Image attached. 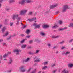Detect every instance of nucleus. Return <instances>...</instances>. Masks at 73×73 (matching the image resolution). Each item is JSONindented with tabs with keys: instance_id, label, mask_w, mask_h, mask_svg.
Listing matches in <instances>:
<instances>
[{
	"instance_id": "f257e3e1",
	"label": "nucleus",
	"mask_w": 73,
	"mask_h": 73,
	"mask_svg": "<svg viewBox=\"0 0 73 73\" xmlns=\"http://www.w3.org/2000/svg\"><path fill=\"white\" fill-rule=\"evenodd\" d=\"M21 52V50L18 49H15L13 50V53H15L16 55H19L20 54L19 52Z\"/></svg>"
},
{
	"instance_id": "f03ea898",
	"label": "nucleus",
	"mask_w": 73,
	"mask_h": 73,
	"mask_svg": "<svg viewBox=\"0 0 73 73\" xmlns=\"http://www.w3.org/2000/svg\"><path fill=\"white\" fill-rule=\"evenodd\" d=\"M70 8V7H68V5H66L64 6L63 7V8L62 9V12H65L66 11V10H67V9H69Z\"/></svg>"
},
{
	"instance_id": "7ed1b4c3",
	"label": "nucleus",
	"mask_w": 73,
	"mask_h": 73,
	"mask_svg": "<svg viewBox=\"0 0 73 73\" xmlns=\"http://www.w3.org/2000/svg\"><path fill=\"white\" fill-rule=\"evenodd\" d=\"M19 69L22 72H25L26 70L25 69H24V66H22L20 67L19 68Z\"/></svg>"
},
{
	"instance_id": "20e7f679",
	"label": "nucleus",
	"mask_w": 73,
	"mask_h": 73,
	"mask_svg": "<svg viewBox=\"0 0 73 73\" xmlns=\"http://www.w3.org/2000/svg\"><path fill=\"white\" fill-rule=\"evenodd\" d=\"M27 12V10H21L20 12V15H25Z\"/></svg>"
},
{
	"instance_id": "39448f33",
	"label": "nucleus",
	"mask_w": 73,
	"mask_h": 73,
	"mask_svg": "<svg viewBox=\"0 0 73 73\" xmlns=\"http://www.w3.org/2000/svg\"><path fill=\"white\" fill-rule=\"evenodd\" d=\"M33 25L36 28H40V25H41L39 24L37 25V23H34L33 24Z\"/></svg>"
},
{
	"instance_id": "423d86ee",
	"label": "nucleus",
	"mask_w": 73,
	"mask_h": 73,
	"mask_svg": "<svg viewBox=\"0 0 73 73\" xmlns=\"http://www.w3.org/2000/svg\"><path fill=\"white\" fill-rule=\"evenodd\" d=\"M34 62H40L41 61V59L37 58V57L35 56L34 58Z\"/></svg>"
},
{
	"instance_id": "0eeeda50",
	"label": "nucleus",
	"mask_w": 73,
	"mask_h": 73,
	"mask_svg": "<svg viewBox=\"0 0 73 73\" xmlns=\"http://www.w3.org/2000/svg\"><path fill=\"white\" fill-rule=\"evenodd\" d=\"M19 17V15L18 14H16L14 15L12 17V19L13 20H15V19H17V17Z\"/></svg>"
},
{
	"instance_id": "6e6552de",
	"label": "nucleus",
	"mask_w": 73,
	"mask_h": 73,
	"mask_svg": "<svg viewBox=\"0 0 73 73\" xmlns=\"http://www.w3.org/2000/svg\"><path fill=\"white\" fill-rule=\"evenodd\" d=\"M12 59L11 58H9L8 61V64H11L13 62Z\"/></svg>"
},
{
	"instance_id": "1a4fd4ad",
	"label": "nucleus",
	"mask_w": 73,
	"mask_h": 73,
	"mask_svg": "<svg viewBox=\"0 0 73 73\" xmlns=\"http://www.w3.org/2000/svg\"><path fill=\"white\" fill-rule=\"evenodd\" d=\"M25 0H22L19 2V3L20 4L23 5L24 4V3H25Z\"/></svg>"
},
{
	"instance_id": "9d476101",
	"label": "nucleus",
	"mask_w": 73,
	"mask_h": 73,
	"mask_svg": "<svg viewBox=\"0 0 73 73\" xmlns=\"http://www.w3.org/2000/svg\"><path fill=\"white\" fill-rule=\"evenodd\" d=\"M30 59L29 58H28L27 59L25 60H23L22 61V62L24 63V62H28L29 60Z\"/></svg>"
},
{
	"instance_id": "9b49d317",
	"label": "nucleus",
	"mask_w": 73,
	"mask_h": 73,
	"mask_svg": "<svg viewBox=\"0 0 73 73\" xmlns=\"http://www.w3.org/2000/svg\"><path fill=\"white\" fill-rule=\"evenodd\" d=\"M69 72L68 70H67L66 69H64L62 71V73H68Z\"/></svg>"
},
{
	"instance_id": "f8f14e48",
	"label": "nucleus",
	"mask_w": 73,
	"mask_h": 73,
	"mask_svg": "<svg viewBox=\"0 0 73 73\" xmlns=\"http://www.w3.org/2000/svg\"><path fill=\"white\" fill-rule=\"evenodd\" d=\"M8 34H9V32L7 31L5 33V34L3 36V37H7L8 35Z\"/></svg>"
},
{
	"instance_id": "ddd939ff",
	"label": "nucleus",
	"mask_w": 73,
	"mask_h": 73,
	"mask_svg": "<svg viewBox=\"0 0 73 73\" xmlns=\"http://www.w3.org/2000/svg\"><path fill=\"white\" fill-rule=\"evenodd\" d=\"M54 7H55V5H51L50 6V9H53Z\"/></svg>"
},
{
	"instance_id": "4468645a",
	"label": "nucleus",
	"mask_w": 73,
	"mask_h": 73,
	"mask_svg": "<svg viewBox=\"0 0 73 73\" xmlns=\"http://www.w3.org/2000/svg\"><path fill=\"white\" fill-rule=\"evenodd\" d=\"M70 52L69 51H67L64 53H62V54H65V55H68L69 54H70Z\"/></svg>"
},
{
	"instance_id": "2eb2a0df",
	"label": "nucleus",
	"mask_w": 73,
	"mask_h": 73,
	"mask_svg": "<svg viewBox=\"0 0 73 73\" xmlns=\"http://www.w3.org/2000/svg\"><path fill=\"white\" fill-rule=\"evenodd\" d=\"M6 30V28L5 27H4L2 29V32L3 33L4 32V31H5Z\"/></svg>"
},
{
	"instance_id": "dca6fc26",
	"label": "nucleus",
	"mask_w": 73,
	"mask_h": 73,
	"mask_svg": "<svg viewBox=\"0 0 73 73\" xmlns=\"http://www.w3.org/2000/svg\"><path fill=\"white\" fill-rule=\"evenodd\" d=\"M67 29V27H66L64 28H60L59 29V31H62L63 30H64V29Z\"/></svg>"
},
{
	"instance_id": "f3484780",
	"label": "nucleus",
	"mask_w": 73,
	"mask_h": 73,
	"mask_svg": "<svg viewBox=\"0 0 73 73\" xmlns=\"http://www.w3.org/2000/svg\"><path fill=\"white\" fill-rule=\"evenodd\" d=\"M49 25H44L43 27V28H49Z\"/></svg>"
},
{
	"instance_id": "a211bd4d",
	"label": "nucleus",
	"mask_w": 73,
	"mask_h": 73,
	"mask_svg": "<svg viewBox=\"0 0 73 73\" xmlns=\"http://www.w3.org/2000/svg\"><path fill=\"white\" fill-rule=\"evenodd\" d=\"M69 68H72L73 66V64H72L70 63L68 64Z\"/></svg>"
},
{
	"instance_id": "6ab92c4d",
	"label": "nucleus",
	"mask_w": 73,
	"mask_h": 73,
	"mask_svg": "<svg viewBox=\"0 0 73 73\" xmlns=\"http://www.w3.org/2000/svg\"><path fill=\"white\" fill-rule=\"evenodd\" d=\"M26 46H27V45H22L21 46V48L23 49L25 48H26Z\"/></svg>"
},
{
	"instance_id": "aec40b11",
	"label": "nucleus",
	"mask_w": 73,
	"mask_h": 73,
	"mask_svg": "<svg viewBox=\"0 0 73 73\" xmlns=\"http://www.w3.org/2000/svg\"><path fill=\"white\" fill-rule=\"evenodd\" d=\"M30 30H27L26 31V33L27 34H29V33H30Z\"/></svg>"
},
{
	"instance_id": "412c9836",
	"label": "nucleus",
	"mask_w": 73,
	"mask_h": 73,
	"mask_svg": "<svg viewBox=\"0 0 73 73\" xmlns=\"http://www.w3.org/2000/svg\"><path fill=\"white\" fill-rule=\"evenodd\" d=\"M40 34L41 35H42V36H45V33L44 32H41Z\"/></svg>"
},
{
	"instance_id": "4be33fe9",
	"label": "nucleus",
	"mask_w": 73,
	"mask_h": 73,
	"mask_svg": "<svg viewBox=\"0 0 73 73\" xmlns=\"http://www.w3.org/2000/svg\"><path fill=\"white\" fill-rule=\"evenodd\" d=\"M29 54H31V55H34V54H36V53H35V52L32 53L31 52H29Z\"/></svg>"
},
{
	"instance_id": "5701e85b",
	"label": "nucleus",
	"mask_w": 73,
	"mask_h": 73,
	"mask_svg": "<svg viewBox=\"0 0 73 73\" xmlns=\"http://www.w3.org/2000/svg\"><path fill=\"white\" fill-rule=\"evenodd\" d=\"M58 23L59 24H62V21L61 20H59L58 21Z\"/></svg>"
},
{
	"instance_id": "b1692460",
	"label": "nucleus",
	"mask_w": 73,
	"mask_h": 73,
	"mask_svg": "<svg viewBox=\"0 0 73 73\" xmlns=\"http://www.w3.org/2000/svg\"><path fill=\"white\" fill-rule=\"evenodd\" d=\"M69 27H73V23H71L70 25H69Z\"/></svg>"
},
{
	"instance_id": "393cba45",
	"label": "nucleus",
	"mask_w": 73,
	"mask_h": 73,
	"mask_svg": "<svg viewBox=\"0 0 73 73\" xmlns=\"http://www.w3.org/2000/svg\"><path fill=\"white\" fill-rule=\"evenodd\" d=\"M8 22V20L6 19L5 20V21L4 22V23L5 24H6V23H7Z\"/></svg>"
},
{
	"instance_id": "a878e982",
	"label": "nucleus",
	"mask_w": 73,
	"mask_h": 73,
	"mask_svg": "<svg viewBox=\"0 0 73 73\" xmlns=\"http://www.w3.org/2000/svg\"><path fill=\"white\" fill-rule=\"evenodd\" d=\"M27 21H28L29 22H31V21H32V19H27Z\"/></svg>"
},
{
	"instance_id": "bb28decb",
	"label": "nucleus",
	"mask_w": 73,
	"mask_h": 73,
	"mask_svg": "<svg viewBox=\"0 0 73 73\" xmlns=\"http://www.w3.org/2000/svg\"><path fill=\"white\" fill-rule=\"evenodd\" d=\"M39 52H40V50H37L36 51V52H35V54H37L39 53Z\"/></svg>"
},
{
	"instance_id": "cd10ccee",
	"label": "nucleus",
	"mask_w": 73,
	"mask_h": 73,
	"mask_svg": "<svg viewBox=\"0 0 73 73\" xmlns=\"http://www.w3.org/2000/svg\"><path fill=\"white\" fill-rule=\"evenodd\" d=\"M15 0H10L9 1V2L10 3H13L15 2Z\"/></svg>"
},
{
	"instance_id": "c85d7f7f",
	"label": "nucleus",
	"mask_w": 73,
	"mask_h": 73,
	"mask_svg": "<svg viewBox=\"0 0 73 73\" xmlns=\"http://www.w3.org/2000/svg\"><path fill=\"white\" fill-rule=\"evenodd\" d=\"M16 19L17 20L19 21V20H20V19H21V17H18Z\"/></svg>"
},
{
	"instance_id": "c756f323",
	"label": "nucleus",
	"mask_w": 73,
	"mask_h": 73,
	"mask_svg": "<svg viewBox=\"0 0 73 73\" xmlns=\"http://www.w3.org/2000/svg\"><path fill=\"white\" fill-rule=\"evenodd\" d=\"M24 41H25V39H23L20 42V43H21V44H22L23 43H24Z\"/></svg>"
},
{
	"instance_id": "7c9ffc66",
	"label": "nucleus",
	"mask_w": 73,
	"mask_h": 73,
	"mask_svg": "<svg viewBox=\"0 0 73 73\" xmlns=\"http://www.w3.org/2000/svg\"><path fill=\"white\" fill-rule=\"evenodd\" d=\"M32 21H35L36 20V18H32Z\"/></svg>"
},
{
	"instance_id": "2f4dec72",
	"label": "nucleus",
	"mask_w": 73,
	"mask_h": 73,
	"mask_svg": "<svg viewBox=\"0 0 73 73\" xmlns=\"http://www.w3.org/2000/svg\"><path fill=\"white\" fill-rule=\"evenodd\" d=\"M36 69H35L31 73H36Z\"/></svg>"
},
{
	"instance_id": "473e14b6",
	"label": "nucleus",
	"mask_w": 73,
	"mask_h": 73,
	"mask_svg": "<svg viewBox=\"0 0 73 73\" xmlns=\"http://www.w3.org/2000/svg\"><path fill=\"white\" fill-rule=\"evenodd\" d=\"M17 23H16V25H19V24H20V23H19V21H17Z\"/></svg>"
},
{
	"instance_id": "72a5a7b5",
	"label": "nucleus",
	"mask_w": 73,
	"mask_h": 73,
	"mask_svg": "<svg viewBox=\"0 0 73 73\" xmlns=\"http://www.w3.org/2000/svg\"><path fill=\"white\" fill-rule=\"evenodd\" d=\"M31 2V0H27V1L26 2L28 3H30Z\"/></svg>"
},
{
	"instance_id": "f704fd0d",
	"label": "nucleus",
	"mask_w": 73,
	"mask_h": 73,
	"mask_svg": "<svg viewBox=\"0 0 73 73\" xmlns=\"http://www.w3.org/2000/svg\"><path fill=\"white\" fill-rule=\"evenodd\" d=\"M43 64L44 65H46L47 64H48V62H46L44 63H43Z\"/></svg>"
},
{
	"instance_id": "c9c22d12",
	"label": "nucleus",
	"mask_w": 73,
	"mask_h": 73,
	"mask_svg": "<svg viewBox=\"0 0 73 73\" xmlns=\"http://www.w3.org/2000/svg\"><path fill=\"white\" fill-rule=\"evenodd\" d=\"M7 56H8V55H7V54H5L3 56V57L4 58H5L7 57Z\"/></svg>"
},
{
	"instance_id": "e433bc0d",
	"label": "nucleus",
	"mask_w": 73,
	"mask_h": 73,
	"mask_svg": "<svg viewBox=\"0 0 73 73\" xmlns=\"http://www.w3.org/2000/svg\"><path fill=\"white\" fill-rule=\"evenodd\" d=\"M55 66V64H51V67H54Z\"/></svg>"
},
{
	"instance_id": "4c0bfd02",
	"label": "nucleus",
	"mask_w": 73,
	"mask_h": 73,
	"mask_svg": "<svg viewBox=\"0 0 73 73\" xmlns=\"http://www.w3.org/2000/svg\"><path fill=\"white\" fill-rule=\"evenodd\" d=\"M48 68L47 66H45L43 68V69H46V68Z\"/></svg>"
},
{
	"instance_id": "58836bf2",
	"label": "nucleus",
	"mask_w": 73,
	"mask_h": 73,
	"mask_svg": "<svg viewBox=\"0 0 73 73\" xmlns=\"http://www.w3.org/2000/svg\"><path fill=\"white\" fill-rule=\"evenodd\" d=\"M32 42H33V40H31L29 41V44H32Z\"/></svg>"
},
{
	"instance_id": "ea45409f",
	"label": "nucleus",
	"mask_w": 73,
	"mask_h": 73,
	"mask_svg": "<svg viewBox=\"0 0 73 73\" xmlns=\"http://www.w3.org/2000/svg\"><path fill=\"white\" fill-rule=\"evenodd\" d=\"M9 54H11V52H9L7 53V55H9Z\"/></svg>"
},
{
	"instance_id": "a19ab883",
	"label": "nucleus",
	"mask_w": 73,
	"mask_h": 73,
	"mask_svg": "<svg viewBox=\"0 0 73 73\" xmlns=\"http://www.w3.org/2000/svg\"><path fill=\"white\" fill-rule=\"evenodd\" d=\"M13 24V23L12 22H11L10 23V26H12Z\"/></svg>"
},
{
	"instance_id": "79ce46f5",
	"label": "nucleus",
	"mask_w": 73,
	"mask_h": 73,
	"mask_svg": "<svg viewBox=\"0 0 73 73\" xmlns=\"http://www.w3.org/2000/svg\"><path fill=\"white\" fill-rule=\"evenodd\" d=\"M31 36H26L27 38H30V37H31Z\"/></svg>"
},
{
	"instance_id": "37998d69",
	"label": "nucleus",
	"mask_w": 73,
	"mask_h": 73,
	"mask_svg": "<svg viewBox=\"0 0 73 73\" xmlns=\"http://www.w3.org/2000/svg\"><path fill=\"white\" fill-rule=\"evenodd\" d=\"M27 27V26L25 25H24L22 27L23 28H25Z\"/></svg>"
},
{
	"instance_id": "c03bdc74",
	"label": "nucleus",
	"mask_w": 73,
	"mask_h": 73,
	"mask_svg": "<svg viewBox=\"0 0 73 73\" xmlns=\"http://www.w3.org/2000/svg\"><path fill=\"white\" fill-rule=\"evenodd\" d=\"M47 45L48 47H50V46H51V44L49 43L47 44Z\"/></svg>"
},
{
	"instance_id": "a18cd8bd",
	"label": "nucleus",
	"mask_w": 73,
	"mask_h": 73,
	"mask_svg": "<svg viewBox=\"0 0 73 73\" xmlns=\"http://www.w3.org/2000/svg\"><path fill=\"white\" fill-rule=\"evenodd\" d=\"M31 69L30 68L28 70L27 72H30V71H31Z\"/></svg>"
},
{
	"instance_id": "49530a36",
	"label": "nucleus",
	"mask_w": 73,
	"mask_h": 73,
	"mask_svg": "<svg viewBox=\"0 0 73 73\" xmlns=\"http://www.w3.org/2000/svg\"><path fill=\"white\" fill-rule=\"evenodd\" d=\"M12 37V36H9V38H8V40H9V39H11V37Z\"/></svg>"
},
{
	"instance_id": "de8ad7c7",
	"label": "nucleus",
	"mask_w": 73,
	"mask_h": 73,
	"mask_svg": "<svg viewBox=\"0 0 73 73\" xmlns=\"http://www.w3.org/2000/svg\"><path fill=\"white\" fill-rule=\"evenodd\" d=\"M64 41H62V42H60V44H64Z\"/></svg>"
},
{
	"instance_id": "09e8293b",
	"label": "nucleus",
	"mask_w": 73,
	"mask_h": 73,
	"mask_svg": "<svg viewBox=\"0 0 73 73\" xmlns=\"http://www.w3.org/2000/svg\"><path fill=\"white\" fill-rule=\"evenodd\" d=\"M32 12H30L29 13V15H32Z\"/></svg>"
},
{
	"instance_id": "8fccbe9b",
	"label": "nucleus",
	"mask_w": 73,
	"mask_h": 73,
	"mask_svg": "<svg viewBox=\"0 0 73 73\" xmlns=\"http://www.w3.org/2000/svg\"><path fill=\"white\" fill-rule=\"evenodd\" d=\"M73 39H72L71 40H70L69 41V42H72V41H73Z\"/></svg>"
},
{
	"instance_id": "3c124183",
	"label": "nucleus",
	"mask_w": 73,
	"mask_h": 73,
	"mask_svg": "<svg viewBox=\"0 0 73 73\" xmlns=\"http://www.w3.org/2000/svg\"><path fill=\"white\" fill-rule=\"evenodd\" d=\"M61 49H65V47H62Z\"/></svg>"
},
{
	"instance_id": "603ef678",
	"label": "nucleus",
	"mask_w": 73,
	"mask_h": 73,
	"mask_svg": "<svg viewBox=\"0 0 73 73\" xmlns=\"http://www.w3.org/2000/svg\"><path fill=\"white\" fill-rule=\"evenodd\" d=\"M57 27H58V26L57 25L55 24V28H57Z\"/></svg>"
},
{
	"instance_id": "864d4df0",
	"label": "nucleus",
	"mask_w": 73,
	"mask_h": 73,
	"mask_svg": "<svg viewBox=\"0 0 73 73\" xmlns=\"http://www.w3.org/2000/svg\"><path fill=\"white\" fill-rule=\"evenodd\" d=\"M58 6V4L57 3L55 5V7H57Z\"/></svg>"
},
{
	"instance_id": "5fc2aeb1",
	"label": "nucleus",
	"mask_w": 73,
	"mask_h": 73,
	"mask_svg": "<svg viewBox=\"0 0 73 73\" xmlns=\"http://www.w3.org/2000/svg\"><path fill=\"white\" fill-rule=\"evenodd\" d=\"M9 10H10V9H9V8L6 9V10L7 11H9Z\"/></svg>"
},
{
	"instance_id": "6e6d98bb",
	"label": "nucleus",
	"mask_w": 73,
	"mask_h": 73,
	"mask_svg": "<svg viewBox=\"0 0 73 73\" xmlns=\"http://www.w3.org/2000/svg\"><path fill=\"white\" fill-rule=\"evenodd\" d=\"M59 13V12L57 11L55 13V15H57V14H58Z\"/></svg>"
},
{
	"instance_id": "4d7b16f0",
	"label": "nucleus",
	"mask_w": 73,
	"mask_h": 73,
	"mask_svg": "<svg viewBox=\"0 0 73 73\" xmlns=\"http://www.w3.org/2000/svg\"><path fill=\"white\" fill-rule=\"evenodd\" d=\"M21 37H23V36H24V34H21Z\"/></svg>"
},
{
	"instance_id": "13d9d810",
	"label": "nucleus",
	"mask_w": 73,
	"mask_h": 73,
	"mask_svg": "<svg viewBox=\"0 0 73 73\" xmlns=\"http://www.w3.org/2000/svg\"><path fill=\"white\" fill-rule=\"evenodd\" d=\"M3 41V39L0 40V42H2Z\"/></svg>"
},
{
	"instance_id": "bf43d9fd",
	"label": "nucleus",
	"mask_w": 73,
	"mask_h": 73,
	"mask_svg": "<svg viewBox=\"0 0 73 73\" xmlns=\"http://www.w3.org/2000/svg\"><path fill=\"white\" fill-rule=\"evenodd\" d=\"M3 45H5V46H7V45H6V43H4L3 44Z\"/></svg>"
},
{
	"instance_id": "052dcab7",
	"label": "nucleus",
	"mask_w": 73,
	"mask_h": 73,
	"mask_svg": "<svg viewBox=\"0 0 73 73\" xmlns=\"http://www.w3.org/2000/svg\"><path fill=\"white\" fill-rule=\"evenodd\" d=\"M39 43L40 42H41V41H40V40H38L37 41Z\"/></svg>"
},
{
	"instance_id": "680f3d73",
	"label": "nucleus",
	"mask_w": 73,
	"mask_h": 73,
	"mask_svg": "<svg viewBox=\"0 0 73 73\" xmlns=\"http://www.w3.org/2000/svg\"><path fill=\"white\" fill-rule=\"evenodd\" d=\"M0 59H1V60L2 59V56H0Z\"/></svg>"
},
{
	"instance_id": "e2e57ef3",
	"label": "nucleus",
	"mask_w": 73,
	"mask_h": 73,
	"mask_svg": "<svg viewBox=\"0 0 73 73\" xmlns=\"http://www.w3.org/2000/svg\"><path fill=\"white\" fill-rule=\"evenodd\" d=\"M15 36H16L15 34H14L13 35V36H12V37H15Z\"/></svg>"
},
{
	"instance_id": "0e129e2a",
	"label": "nucleus",
	"mask_w": 73,
	"mask_h": 73,
	"mask_svg": "<svg viewBox=\"0 0 73 73\" xmlns=\"http://www.w3.org/2000/svg\"><path fill=\"white\" fill-rule=\"evenodd\" d=\"M52 38H55V36H52Z\"/></svg>"
},
{
	"instance_id": "69168bd1",
	"label": "nucleus",
	"mask_w": 73,
	"mask_h": 73,
	"mask_svg": "<svg viewBox=\"0 0 73 73\" xmlns=\"http://www.w3.org/2000/svg\"><path fill=\"white\" fill-rule=\"evenodd\" d=\"M1 27H2V25L1 24L0 25V28H1Z\"/></svg>"
},
{
	"instance_id": "338daca9",
	"label": "nucleus",
	"mask_w": 73,
	"mask_h": 73,
	"mask_svg": "<svg viewBox=\"0 0 73 73\" xmlns=\"http://www.w3.org/2000/svg\"><path fill=\"white\" fill-rule=\"evenodd\" d=\"M12 70H10L9 71H8V72H11Z\"/></svg>"
},
{
	"instance_id": "774afa93",
	"label": "nucleus",
	"mask_w": 73,
	"mask_h": 73,
	"mask_svg": "<svg viewBox=\"0 0 73 73\" xmlns=\"http://www.w3.org/2000/svg\"><path fill=\"white\" fill-rule=\"evenodd\" d=\"M37 73H41V71H40L39 72H38Z\"/></svg>"
}]
</instances>
